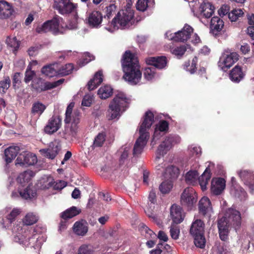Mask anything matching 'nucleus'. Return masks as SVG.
Returning a JSON list of instances; mask_svg holds the SVG:
<instances>
[{
	"mask_svg": "<svg viewBox=\"0 0 254 254\" xmlns=\"http://www.w3.org/2000/svg\"><path fill=\"white\" fill-rule=\"evenodd\" d=\"M36 195L35 190L32 189L30 186H28L23 191L18 190L17 191H14L11 193V197L16 198L19 196L25 199H31Z\"/></svg>",
	"mask_w": 254,
	"mask_h": 254,
	"instance_id": "obj_21",
	"label": "nucleus"
},
{
	"mask_svg": "<svg viewBox=\"0 0 254 254\" xmlns=\"http://www.w3.org/2000/svg\"><path fill=\"white\" fill-rule=\"evenodd\" d=\"M13 9L9 3L5 0H0V18L6 19L10 17Z\"/></svg>",
	"mask_w": 254,
	"mask_h": 254,
	"instance_id": "obj_32",
	"label": "nucleus"
},
{
	"mask_svg": "<svg viewBox=\"0 0 254 254\" xmlns=\"http://www.w3.org/2000/svg\"><path fill=\"white\" fill-rule=\"evenodd\" d=\"M244 74L241 68L238 65L235 66L229 74L230 79L235 82H239L243 78Z\"/></svg>",
	"mask_w": 254,
	"mask_h": 254,
	"instance_id": "obj_38",
	"label": "nucleus"
},
{
	"mask_svg": "<svg viewBox=\"0 0 254 254\" xmlns=\"http://www.w3.org/2000/svg\"><path fill=\"white\" fill-rule=\"evenodd\" d=\"M64 79H61L54 82H44L41 79H39L38 84L35 85L33 84V87L38 91L48 90L55 88L63 83Z\"/></svg>",
	"mask_w": 254,
	"mask_h": 254,
	"instance_id": "obj_18",
	"label": "nucleus"
},
{
	"mask_svg": "<svg viewBox=\"0 0 254 254\" xmlns=\"http://www.w3.org/2000/svg\"><path fill=\"white\" fill-rule=\"evenodd\" d=\"M102 18L103 16L100 12L94 11L88 17V23L91 27L97 28L100 25Z\"/></svg>",
	"mask_w": 254,
	"mask_h": 254,
	"instance_id": "obj_28",
	"label": "nucleus"
},
{
	"mask_svg": "<svg viewBox=\"0 0 254 254\" xmlns=\"http://www.w3.org/2000/svg\"><path fill=\"white\" fill-rule=\"evenodd\" d=\"M113 89L110 86L101 87L98 91V95L102 99H106L112 95Z\"/></svg>",
	"mask_w": 254,
	"mask_h": 254,
	"instance_id": "obj_42",
	"label": "nucleus"
},
{
	"mask_svg": "<svg viewBox=\"0 0 254 254\" xmlns=\"http://www.w3.org/2000/svg\"><path fill=\"white\" fill-rule=\"evenodd\" d=\"M179 174V169L173 165L169 166L165 169L164 173V178L166 179L173 180L176 179Z\"/></svg>",
	"mask_w": 254,
	"mask_h": 254,
	"instance_id": "obj_34",
	"label": "nucleus"
},
{
	"mask_svg": "<svg viewBox=\"0 0 254 254\" xmlns=\"http://www.w3.org/2000/svg\"><path fill=\"white\" fill-rule=\"evenodd\" d=\"M239 59V55L236 52L223 53L220 57L218 65L223 71H226L230 68Z\"/></svg>",
	"mask_w": 254,
	"mask_h": 254,
	"instance_id": "obj_11",
	"label": "nucleus"
},
{
	"mask_svg": "<svg viewBox=\"0 0 254 254\" xmlns=\"http://www.w3.org/2000/svg\"><path fill=\"white\" fill-rule=\"evenodd\" d=\"M34 173L31 170H27L20 174L17 178V181L23 186L24 184L28 182L34 176Z\"/></svg>",
	"mask_w": 254,
	"mask_h": 254,
	"instance_id": "obj_40",
	"label": "nucleus"
},
{
	"mask_svg": "<svg viewBox=\"0 0 254 254\" xmlns=\"http://www.w3.org/2000/svg\"><path fill=\"white\" fill-rule=\"evenodd\" d=\"M198 208L199 212L204 216L210 217L212 212L211 202L207 197H203L199 201Z\"/></svg>",
	"mask_w": 254,
	"mask_h": 254,
	"instance_id": "obj_23",
	"label": "nucleus"
},
{
	"mask_svg": "<svg viewBox=\"0 0 254 254\" xmlns=\"http://www.w3.org/2000/svg\"><path fill=\"white\" fill-rule=\"evenodd\" d=\"M204 232V223L200 219H196L191 225L190 233L192 236L203 234Z\"/></svg>",
	"mask_w": 254,
	"mask_h": 254,
	"instance_id": "obj_31",
	"label": "nucleus"
},
{
	"mask_svg": "<svg viewBox=\"0 0 254 254\" xmlns=\"http://www.w3.org/2000/svg\"><path fill=\"white\" fill-rule=\"evenodd\" d=\"M35 75V72L34 71L31 70L30 66H28L27 69L25 72L24 81L26 83H29L31 81L34 76Z\"/></svg>",
	"mask_w": 254,
	"mask_h": 254,
	"instance_id": "obj_58",
	"label": "nucleus"
},
{
	"mask_svg": "<svg viewBox=\"0 0 254 254\" xmlns=\"http://www.w3.org/2000/svg\"><path fill=\"white\" fill-rule=\"evenodd\" d=\"M21 212V210L20 208H13L6 216V219L8 221L9 224H11L13 222L16 217L19 215Z\"/></svg>",
	"mask_w": 254,
	"mask_h": 254,
	"instance_id": "obj_51",
	"label": "nucleus"
},
{
	"mask_svg": "<svg viewBox=\"0 0 254 254\" xmlns=\"http://www.w3.org/2000/svg\"><path fill=\"white\" fill-rule=\"evenodd\" d=\"M94 253L93 246L89 244L81 245L77 251V254H94Z\"/></svg>",
	"mask_w": 254,
	"mask_h": 254,
	"instance_id": "obj_47",
	"label": "nucleus"
},
{
	"mask_svg": "<svg viewBox=\"0 0 254 254\" xmlns=\"http://www.w3.org/2000/svg\"><path fill=\"white\" fill-rule=\"evenodd\" d=\"M239 177L245 185L247 186L252 193L254 192V174L247 170H241L238 172Z\"/></svg>",
	"mask_w": 254,
	"mask_h": 254,
	"instance_id": "obj_16",
	"label": "nucleus"
},
{
	"mask_svg": "<svg viewBox=\"0 0 254 254\" xmlns=\"http://www.w3.org/2000/svg\"><path fill=\"white\" fill-rule=\"evenodd\" d=\"M226 187L225 180L221 178L213 179L211 181V191L215 195H219Z\"/></svg>",
	"mask_w": 254,
	"mask_h": 254,
	"instance_id": "obj_20",
	"label": "nucleus"
},
{
	"mask_svg": "<svg viewBox=\"0 0 254 254\" xmlns=\"http://www.w3.org/2000/svg\"><path fill=\"white\" fill-rule=\"evenodd\" d=\"M171 52L178 57H182L187 51V46L183 45L179 47L172 48Z\"/></svg>",
	"mask_w": 254,
	"mask_h": 254,
	"instance_id": "obj_52",
	"label": "nucleus"
},
{
	"mask_svg": "<svg viewBox=\"0 0 254 254\" xmlns=\"http://www.w3.org/2000/svg\"><path fill=\"white\" fill-rule=\"evenodd\" d=\"M243 14L244 12L241 9H235L228 13V17L231 21H236Z\"/></svg>",
	"mask_w": 254,
	"mask_h": 254,
	"instance_id": "obj_50",
	"label": "nucleus"
},
{
	"mask_svg": "<svg viewBox=\"0 0 254 254\" xmlns=\"http://www.w3.org/2000/svg\"><path fill=\"white\" fill-rule=\"evenodd\" d=\"M103 81L102 73L101 71L97 72L93 79H91L88 83V88L89 90H93L99 85Z\"/></svg>",
	"mask_w": 254,
	"mask_h": 254,
	"instance_id": "obj_36",
	"label": "nucleus"
},
{
	"mask_svg": "<svg viewBox=\"0 0 254 254\" xmlns=\"http://www.w3.org/2000/svg\"><path fill=\"white\" fill-rule=\"evenodd\" d=\"M170 214L173 222L176 224L181 223L185 217L182 208L176 204L172 205L170 208Z\"/></svg>",
	"mask_w": 254,
	"mask_h": 254,
	"instance_id": "obj_25",
	"label": "nucleus"
},
{
	"mask_svg": "<svg viewBox=\"0 0 254 254\" xmlns=\"http://www.w3.org/2000/svg\"><path fill=\"white\" fill-rule=\"evenodd\" d=\"M148 0H138L136 3V8L141 11H145L148 7Z\"/></svg>",
	"mask_w": 254,
	"mask_h": 254,
	"instance_id": "obj_60",
	"label": "nucleus"
},
{
	"mask_svg": "<svg viewBox=\"0 0 254 254\" xmlns=\"http://www.w3.org/2000/svg\"><path fill=\"white\" fill-rule=\"evenodd\" d=\"M73 69V65L71 64H66L60 66L58 64V75H66L71 73Z\"/></svg>",
	"mask_w": 254,
	"mask_h": 254,
	"instance_id": "obj_45",
	"label": "nucleus"
},
{
	"mask_svg": "<svg viewBox=\"0 0 254 254\" xmlns=\"http://www.w3.org/2000/svg\"><path fill=\"white\" fill-rule=\"evenodd\" d=\"M72 0H55L54 7L62 14H72L77 13V4L72 2Z\"/></svg>",
	"mask_w": 254,
	"mask_h": 254,
	"instance_id": "obj_9",
	"label": "nucleus"
},
{
	"mask_svg": "<svg viewBox=\"0 0 254 254\" xmlns=\"http://www.w3.org/2000/svg\"><path fill=\"white\" fill-rule=\"evenodd\" d=\"M214 7L210 2H204L199 6L200 15L201 17L210 18L214 12Z\"/></svg>",
	"mask_w": 254,
	"mask_h": 254,
	"instance_id": "obj_29",
	"label": "nucleus"
},
{
	"mask_svg": "<svg viewBox=\"0 0 254 254\" xmlns=\"http://www.w3.org/2000/svg\"><path fill=\"white\" fill-rule=\"evenodd\" d=\"M73 107L74 103H71L67 107L65 112V118L64 119V122L66 124H69L72 120V116H71V113Z\"/></svg>",
	"mask_w": 254,
	"mask_h": 254,
	"instance_id": "obj_55",
	"label": "nucleus"
},
{
	"mask_svg": "<svg viewBox=\"0 0 254 254\" xmlns=\"http://www.w3.org/2000/svg\"><path fill=\"white\" fill-rule=\"evenodd\" d=\"M78 115V112H74V115H72V118L71 121L72 123L70 126H65L64 131V137L65 138H69V137H74L76 135L78 129L77 125L79 120Z\"/></svg>",
	"mask_w": 254,
	"mask_h": 254,
	"instance_id": "obj_17",
	"label": "nucleus"
},
{
	"mask_svg": "<svg viewBox=\"0 0 254 254\" xmlns=\"http://www.w3.org/2000/svg\"><path fill=\"white\" fill-rule=\"evenodd\" d=\"M62 126V118L59 116H53L48 121L44 130L48 134H52L57 131Z\"/></svg>",
	"mask_w": 254,
	"mask_h": 254,
	"instance_id": "obj_14",
	"label": "nucleus"
},
{
	"mask_svg": "<svg viewBox=\"0 0 254 254\" xmlns=\"http://www.w3.org/2000/svg\"><path fill=\"white\" fill-rule=\"evenodd\" d=\"M11 80L8 76L3 77V79L0 81V93L4 94L9 88Z\"/></svg>",
	"mask_w": 254,
	"mask_h": 254,
	"instance_id": "obj_46",
	"label": "nucleus"
},
{
	"mask_svg": "<svg viewBox=\"0 0 254 254\" xmlns=\"http://www.w3.org/2000/svg\"><path fill=\"white\" fill-rule=\"evenodd\" d=\"M19 151L18 146H10L5 150L4 160L7 163H10L17 156Z\"/></svg>",
	"mask_w": 254,
	"mask_h": 254,
	"instance_id": "obj_33",
	"label": "nucleus"
},
{
	"mask_svg": "<svg viewBox=\"0 0 254 254\" xmlns=\"http://www.w3.org/2000/svg\"><path fill=\"white\" fill-rule=\"evenodd\" d=\"M129 100L123 92H120L115 95L110 102L107 117L109 120L119 119L127 107Z\"/></svg>",
	"mask_w": 254,
	"mask_h": 254,
	"instance_id": "obj_5",
	"label": "nucleus"
},
{
	"mask_svg": "<svg viewBox=\"0 0 254 254\" xmlns=\"http://www.w3.org/2000/svg\"><path fill=\"white\" fill-rule=\"evenodd\" d=\"M173 184L172 180L167 179L163 182L159 186V189L163 194H166L170 192L173 188Z\"/></svg>",
	"mask_w": 254,
	"mask_h": 254,
	"instance_id": "obj_43",
	"label": "nucleus"
},
{
	"mask_svg": "<svg viewBox=\"0 0 254 254\" xmlns=\"http://www.w3.org/2000/svg\"><path fill=\"white\" fill-rule=\"evenodd\" d=\"M168 123L165 121H160L156 126L155 128L152 143L158 140L160 136L166 133L168 129Z\"/></svg>",
	"mask_w": 254,
	"mask_h": 254,
	"instance_id": "obj_26",
	"label": "nucleus"
},
{
	"mask_svg": "<svg viewBox=\"0 0 254 254\" xmlns=\"http://www.w3.org/2000/svg\"><path fill=\"white\" fill-rule=\"evenodd\" d=\"M153 122V114L150 111L146 112L143 121L139 128V136L134 145L133 149L134 156H137L142 152L149 138V134L148 131Z\"/></svg>",
	"mask_w": 254,
	"mask_h": 254,
	"instance_id": "obj_4",
	"label": "nucleus"
},
{
	"mask_svg": "<svg viewBox=\"0 0 254 254\" xmlns=\"http://www.w3.org/2000/svg\"><path fill=\"white\" fill-rule=\"evenodd\" d=\"M46 109V106L41 103L36 102L32 106V112L35 114L41 115Z\"/></svg>",
	"mask_w": 254,
	"mask_h": 254,
	"instance_id": "obj_53",
	"label": "nucleus"
},
{
	"mask_svg": "<svg viewBox=\"0 0 254 254\" xmlns=\"http://www.w3.org/2000/svg\"><path fill=\"white\" fill-rule=\"evenodd\" d=\"M94 57L89 53H85L84 54L83 59L80 62V66H84L88 64L90 61L94 60Z\"/></svg>",
	"mask_w": 254,
	"mask_h": 254,
	"instance_id": "obj_59",
	"label": "nucleus"
},
{
	"mask_svg": "<svg viewBox=\"0 0 254 254\" xmlns=\"http://www.w3.org/2000/svg\"><path fill=\"white\" fill-rule=\"evenodd\" d=\"M210 170L207 167L202 175L198 178V182L202 190H206L207 185L210 179Z\"/></svg>",
	"mask_w": 254,
	"mask_h": 254,
	"instance_id": "obj_37",
	"label": "nucleus"
},
{
	"mask_svg": "<svg viewBox=\"0 0 254 254\" xmlns=\"http://www.w3.org/2000/svg\"><path fill=\"white\" fill-rule=\"evenodd\" d=\"M147 64L152 65L155 68L162 69L167 66V61L165 57H151L145 60Z\"/></svg>",
	"mask_w": 254,
	"mask_h": 254,
	"instance_id": "obj_22",
	"label": "nucleus"
},
{
	"mask_svg": "<svg viewBox=\"0 0 254 254\" xmlns=\"http://www.w3.org/2000/svg\"><path fill=\"white\" fill-rule=\"evenodd\" d=\"M241 223V217L240 212L230 208L228 209L223 217L218 220V228L220 238L223 241L228 239L230 226L236 229Z\"/></svg>",
	"mask_w": 254,
	"mask_h": 254,
	"instance_id": "obj_2",
	"label": "nucleus"
},
{
	"mask_svg": "<svg viewBox=\"0 0 254 254\" xmlns=\"http://www.w3.org/2000/svg\"><path fill=\"white\" fill-rule=\"evenodd\" d=\"M6 42L7 46L13 48V52L17 51L19 47V41L17 40L16 37H7Z\"/></svg>",
	"mask_w": 254,
	"mask_h": 254,
	"instance_id": "obj_49",
	"label": "nucleus"
},
{
	"mask_svg": "<svg viewBox=\"0 0 254 254\" xmlns=\"http://www.w3.org/2000/svg\"><path fill=\"white\" fill-rule=\"evenodd\" d=\"M106 135L104 133H99L95 138L93 146L101 147L102 146L105 141Z\"/></svg>",
	"mask_w": 254,
	"mask_h": 254,
	"instance_id": "obj_54",
	"label": "nucleus"
},
{
	"mask_svg": "<svg viewBox=\"0 0 254 254\" xmlns=\"http://www.w3.org/2000/svg\"><path fill=\"white\" fill-rule=\"evenodd\" d=\"M58 64L45 65L42 67L41 72L46 76L50 77H53L58 75Z\"/></svg>",
	"mask_w": 254,
	"mask_h": 254,
	"instance_id": "obj_35",
	"label": "nucleus"
},
{
	"mask_svg": "<svg viewBox=\"0 0 254 254\" xmlns=\"http://www.w3.org/2000/svg\"><path fill=\"white\" fill-rule=\"evenodd\" d=\"M37 162L35 154L28 152H24L19 154L16 160V165L28 166L33 165Z\"/></svg>",
	"mask_w": 254,
	"mask_h": 254,
	"instance_id": "obj_13",
	"label": "nucleus"
},
{
	"mask_svg": "<svg viewBox=\"0 0 254 254\" xmlns=\"http://www.w3.org/2000/svg\"><path fill=\"white\" fill-rule=\"evenodd\" d=\"M198 174L196 170H190L186 174L185 180L187 184L194 185L197 180Z\"/></svg>",
	"mask_w": 254,
	"mask_h": 254,
	"instance_id": "obj_44",
	"label": "nucleus"
},
{
	"mask_svg": "<svg viewBox=\"0 0 254 254\" xmlns=\"http://www.w3.org/2000/svg\"><path fill=\"white\" fill-rule=\"evenodd\" d=\"M73 19L72 21H70L67 25H66L67 28L69 29H75L77 28V19H78V15L77 13L76 14H73Z\"/></svg>",
	"mask_w": 254,
	"mask_h": 254,
	"instance_id": "obj_62",
	"label": "nucleus"
},
{
	"mask_svg": "<svg viewBox=\"0 0 254 254\" xmlns=\"http://www.w3.org/2000/svg\"><path fill=\"white\" fill-rule=\"evenodd\" d=\"M93 101V96L86 94L85 95L82 101L81 105L85 107H89Z\"/></svg>",
	"mask_w": 254,
	"mask_h": 254,
	"instance_id": "obj_63",
	"label": "nucleus"
},
{
	"mask_svg": "<svg viewBox=\"0 0 254 254\" xmlns=\"http://www.w3.org/2000/svg\"><path fill=\"white\" fill-rule=\"evenodd\" d=\"M131 145L126 144L123 146L119 150L120 154L119 163L120 165H127L129 157L131 155Z\"/></svg>",
	"mask_w": 254,
	"mask_h": 254,
	"instance_id": "obj_19",
	"label": "nucleus"
},
{
	"mask_svg": "<svg viewBox=\"0 0 254 254\" xmlns=\"http://www.w3.org/2000/svg\"><path fill=\"white\" fill-rule=\"evenodd\" d=\"M53 181V178L51 176L44 177L39 181L38 187L41 189H48L52 187Z\"/></svg>",
	"mask_w": 254,
	"mask_h": 254,
	"instance_id": "obj_41",
	"label": "nucleus"
},
{
	"mask_svg": "<svg viewBox=\"0 0 254 254\" xmlns=\"http://www.w3.org/2000/svg\"><path fill=\"white\" fill-rule=\"evenodd\" d=\"M37 221L38 216L35 214H34L32 212L28 213L23 218V223L17 224L14 227L12 231L13 233H15V231H14L15 228L18 227L19 226L22 225V227L23 226H26L27 227L28 231H33V232H35L34 229L31 228L30 229L28 226L34 224V223H36Z\"/></svg>",
	"mask_w": 254,
	"mask_h": 254,
	"instance_id": "obj_24",
	"label": "nucleus"
},
{
	"mask_svg": "<svg viewBox=\"0 0 254 254\" xmlns=\"http://www.w3.org/2000/svg\"><path fill=\"white\" fill-rule=\"evenodd\" d=\"M224 27L223 21L218 16H214L211 18L210 24V31L213 34L221 31Z\"/></svg>",
	"mask_w": 254,
	"mask_h": 254,
	"instance_id": "obj_30",
	"label": "nucleus"
},
{
	"mask_svg": "<svg viewBox=\"0 0 254 254\" xmlns=\"http://www.w3.org/2000/svg\"><path fill=\"white\" fill-rule=\"evenodd\" d=\"M180 228L178 226L172 225L170 227V233L172 239L177 240L180 235Z\"/></svg>",
	"mask_w": 254,
	"mask_h": 254,
	"instance_id": "obj_57",
	"label": "nucleus"
},
{
	"mask_svg": "<svg viewBox=\"0 0 254 254\" xmlns=\"http://www.w3.org/2000/svg\"><path fill=\"white\" fill-rule=\"evenodd\" d=\"M81 209L76 206H72L61 214V217L64 219L71 218L81 212Z\"/></svg>",
	"mask_w": 254,
	"mask_h": 254,
	"instance_id": "obj_39",
	"label": "nucleus"
},
{
	"mask_svg": "<svg viewBox=\"0 0 254 254\" xmlns=\"http://www.w3.org/2000/svg\"><path fill=\"white\" fill-rule=\"evenodd\" d=\"M154 67H147L145 69L144 76L147 80H150L154 77L155 73Z\"/></svg>",
	"mask_w": 254,
	"mask_h": 254,
	"instance_id": "obj_56",
	"label": "nucleus"
},
{
	"mask_svg": "<svg viewBox=\"0 0 254 254\" xmlns=\"http://www.w3.org/2000/svg\"><path fill=\"white\" fill-rule=\"evenodd\" d=\"M193 28L188 24H185L183 28L174 34L171 31H167L165 33L166 38L175 42H185L188 40L191 34H193Z\"/></svg>",
	"mask_w": 254,
	"mask_h": 254,
	"instance_id": "obj_10",
	"label": "nucleus"
},
{
	"mask_svg": "<svg viewBox=\"0 0 254 254\" xmlns=\"http://www.w3.org/2000/svg\"><path fill=\"white\" fill-rule=\"evenodd\" d=\"M62 23L63 18L57 15L51 20L47 21L42 25L38 26L36 31L38 33L51 32L54 34H58L62 33L60 28L64 27Z\"/></svg>",
	"mask_w": 254,
	"mask_h": 254,
	"instance_id": "obj_8",
	"label": "nucleus"
},
{
	"mask_svg": "<svg viewBox=\"0 0 254 254\" xmlns=\"http://www.w3.org/2000/svg\"><path fill=\"white\" fill-rule=\"evenodd\" d=\"M66 183L64 181L59 180L56 182H54L53 181V185L52 187L54 190H61L65 187H66Z\"/></svg>",
	"mask_w": 254,
	"mask_h": 254,
	"instance_id": "obj_64",
	"label": "nucleus"
},
{
	"mask_svg": "<svg viewBox=\"0 0 254 254\" xmlns=\"http://www.w3.org/2000/svg\"><path fill=\"white\" fill-rule=\"evenodd\" d=\"M196 195L194 190L191 188H187L184 190L181 197V204L190 209L196 202Z\"/></svg>",
	"mask_w": 254,
	"mask_h": 254,
	"instance_id": "obj_12",
	"label": "nucleus"
},
{
	"mask_svg": "<svg viewBox=\"0 0 254 254\" xmlns=\"http://www.w3.org/2000/svg\"><path fill=\"white\" fill-rule=\"evenodd\" d=\"M194 238V243L196 247L200 249L205 247L206 240L203 234L197 235L193 236Z\"/></svg>",
	"mask_w": 254,
	"mask_h": 254,
	"instance_id": "obj_48",
	"label": "nucleus"
},
{
	"mask_svg": "<svg viewBox=\"0 0 254 254\" xmlns=\"http://www.w3.org/2000/svg\"><path fill=\"white\" fill-rule=\"evenodd\" d=\"M180 137L177 135H170L167 137L164 141L159 146L157 150V155L155 158V162L158 165L156 166L157 170L161 171L164 169V164H160L159 161L162 156H163L176 143L180 142Z\"/></svg>",
	"mask_w": 254,
	"mask_h": 254,
	"instance_id": "obj_6",
	"label": "nucleus"
},
{
	"mask_svg": "<svg viewBox=\"0 0 254 254\" xmlns=\"http://www.w3.org/2000/svg\"><path fill=\"white\" fill-rule=\"evenodd\" d=\"M124 78L131 85H136L141 80L142 73L137 58L129 51H126L122 60Z\"/></svg>",
	"mask_w": 254,
	"mask_h": 254,
	"instance_id": "obj_1",
	"label": "nucleus"
},
{
	"mask_svg": "<svg viewBox=\"0 0 254 254\" xmlns=\"http://www.w3.org/2000/svg\"><path fill=\"white\" fill-rule=\"evenodd\" d=\"M189 151L192 156L198 157L201 153V149L199 147L191 146L189 147Z\"/></svg>",
	"mask_w": 254,
	"mask_h": 254,
	"instance_id": "obj_61",
	"label": "nucleus"
},
{
	"mask_svg": "<svg viewBox=\"0 0 254 254\" xmlns=\"http://www.w3.org/2000/svg\"><path fill=\"white\" fill-rule=\"evenodd\" d=\"M88 230L87 223L83 220L76 221L73 226V232L78 236H85L87 233Z\"/></svg>",
	"mask_w": 254,
	"mask_h": 254,
	"instance_id": "obj_27",
	"label": "nucleus"
},
{
	"mask_svg": "<svg viewBox=\"0 0 254 254\" xmlns=\"http://www.w3.org/2000/svg\"><path fill=\"white\" fill-rule=\"evenodd\" d=\"M61 150L60 143L57 140L51 142L49 147L46 149H42L40 152L44 156L51 159H54Z\"/></svg>",
	"mask_w": 254,
	"mask_h": 254,
	"instance_id": "obj_15",
	"label": "nucleus"
},
{
	"mask_svg": "<svg viewBox=\"0 0 254 254\" xmlns=\"http://www.w3.org/2000/svg\"><path fill=\"white\" fill-rule=\"evenodd\" d=\"M133 16V13L131 10H121L112 20L111 25L105 28L111 32L119 28L123 29L127 25Z\"/></svg>",
	"mask_w": 254,
	"mask_h": 254,
	"instance_id": "obj_7",
	"label": "nucleus"
},
{
	"mask_svg": "<svg viewBox=\"0 0 254 254\" xmlns=\"http://www.w3.org/2000/svg\"><path fill=\"white\" fill-rule=\"evenodd\" d=\"M22 225L15 228L14 241L25 246H31L35 249H39L45 241V238L33 231H28L27 227Z\"/></svg>",
	"mask_w": 254,
	"mask_h": 254,
	"instance_id": "obj_3",
	"label": "nucleus"
}]
</instances>
